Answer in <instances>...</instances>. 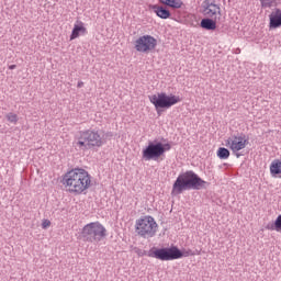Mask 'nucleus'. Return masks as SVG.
Masks as SVG:
<instances>
[{"instance_id": "f257e3e1", "label": "nucleus", "mask_w": 281, "mask_h": 281, "mask_svg": "<svg viewBox=\"0 0 281 281\" xmlns=\"http://www.w3.org/2000/svg\"><path fill=\"white\" fill-rule=\"evenodd\" d=\"M210 182L203 180L196 172L187 170L180 173L172 184L171 196H179L188 190H207Z\"/></svg>"}, {"instance_id": "f03ea898", "label": "nucleus", "mask_w": 281, "mask_h": 281, "mask_svg": "<svg viewBox=\"0 0 281 281\" xmlns=\"http://www.w3.org/2000/svg\"><path fill=\"white\" fill-rule=\"evenodd\" d=\"M63 183L68 188L70 194H82V192L91 188V175L83 168L77 167L64 175Z\"/></svg>"}, {"instance_id": "7ed1b4c3", "label": "nucleus", "mask_w": 281, "mask_h": 281, "mask_svg": "<svg viewBox=\"0 0 281 281\" xmlns=\"http://www.w3.org/2000/svg\"><path fill=\"white\" fill-rule=\"evenodd\" d=\"M76 144L80 150H95L106 144V138L102 137V130H86L79 133V140Z\"/></svg>"}, {"instance_id": "20e7f679", "label": "nucleus", "mask_w": 281, "mask_h": 281, "mask_svg": "<svg viewBox=\"0 0 281 281\" xmlns=\"http://www.w3.org/2000/svg\"><path fill=\"white\" fill-rule=\"evenodd\" d=\"M195 255L196 254L191 249L181 250L177 246L162 247V248L153 247L148 252L149 258H156V260H162V261L179 260L181 258H188V256H195Z\"/></svg>"}, {"instance_id": "39448f33", "label": "nucleus", "mask_w": 281, "mask_h": 281, "mask_svg": "<svg viewBox=\"0 0 281 281\" xmlns=\"http://www.w3.org/2000/svg\"><path fill=\"white\" fill-rule=\"evenodd\" d=\"M149 102L154 104L157 115H161L164 111H168V109H172L175 104H179L181 97L172 93L157 92L156 94L149 95Z\"/></svg>"}, {"instance_id": "423d86ee", "label": "nucleus", "mask_w": 281, "mask_h": 281, "mask_svg": "<svg viewBox=\"0 0 281 281\" xmlns=\"http://www.w3.org/2000/svg\"><path fill=\"white\" fill-rule=\"evenodd\" d=\"M80 238L83 243H100L106 238V228L100 222H91L83 226Z\"/></svg>"}, {"instance_id": "0eeeda50", "label": "nucleus", "mask_w": 281, "mask_h": 281, "mask_svg": "<svg viewBox=\"0 0 281 281\" xmlns=\"http://www.w3.org/2000/svg\"><path fill=\"white\" fill-rule=\"evenodd\" d=\"M157 227L159 225L155 221V217L145 215L136 220L135 232L142 238H153L157 234Z\"/></svg>"}, {"instance_id": "6e6552de", "label": "nucleus", "mask_w": 281, "mask_h": 281, "mask_svg": "<svg viewBox=\"0 0 281 281\" xmlns=\"http://www.w3.org/2000/svg\"><path fill=\"white\" fill-rule=\"evenodd\" d=\"M142 157L144 161H159V158L162 157L159 140H149L148 145L143 148Z\"/></svg>"}, {"instance_id": "1a4fd4ad", "label": "nucleus", "mask_w": 281, "mask_h": 281, "mask_svg": "<svg viewBox=\"0 0 281 281\" xmlns=\"http://www.w3.org/2000/svg\"><path fill=\"white\" fill-rule=\"evenodd\" d=\"M157 47V38L151 35H143L135 42L136 52H140L143 54H148V52H153Z\"/></svg>"}, {"instance_id": "9d476101", "label": "nucleus", "mask_w": 281, "mask_h": 281, "mask_svg": "<svg viewBox=\"0 0 281 281\" xmlns=\"http://www.w3.org/2000/svg\"><path fill=\"white\" fill-rule=\"evenodd\" d=\"M249 144V138L245 134H237L233 135V142L231 145V150L233 155L239 159V157H243V154H240V150L247 148V145Z\"/></svg>"}, {"instance_id": "9b49d317", "label": "nucleus", "mask_w": 281, "mask_h": 281, "mask_svg": "<svg viewBox=\"0 0 281 281\" xmlns=\"http://www.w3.org/2000/svg\"><path fill=\"white\" fill-rule=\"evenodd\" d=\"M202 8L204 16L212 18L216 16V14H218V16H222L221 7L216 4V0H204L202 2Z\"/></svg>"}, {"instance_id": "f8f14e48", "label": "nucleus", "mask_w": 281, "mask_h": 281, "mask_svg": "<svg viewBox=\"0 0 281 281\" xmlns=\"http://www.w3.org/2000/svg\"><path fill=\"white\" fill-rule=\"evenodd\" d=\"M149 10H153V12L156 13V16L158 19H170L172 16V12L168 9V7L159 5V4H149L148 5Z\"/></svg>"}, {"instance_id": "ddd939ff", "label": "nucleus", "mask_w": 281, "mask_h": 281, "mask_svg": "<svg viewBox=\"0 0 281 281\" xmlns=\"http://www.w3.org/2000/svg\"><path fill=\"white\" fill-rule=\"evenodd\" d=\"M221 21V16H214L212 18H203L200 22V27L202 30H206L207 32H214L217 27V23Z\"/></svg>"}, {"instance_id": "4468645a", "label": "nucleus", "mask_w": 281, "mask_h": 281, "mask_svg": "<svg viewBox=\"0 0 281 281\" xmlns=\"http://www.w3.org/2000/svg\"><path fill=\"white\" fill-rule=\"evenodd\" d=\"M278 27H281V9L276 8L269 14V30H278Z\"/></svg>"}, {"instance_id": "2eb2a0df", "label": "nucleus", "mask_w": 281, "mask_h": 281, "mask_svg": "<svg viewBox=\"0 0 281 281\" xmlns=\"http://www.w3.org/2000/svg\"><path fill=\"white\" fill-rule=\"evenodd\" d=\"M81 34H87V27H85V23L78 22L72 27L70 41H76Z\"/></svg>"}, {"instance_id": "dca6fc26", "label": "nucleus", "mask_w": 281, "mask_h": 281, "mask_svg": "<svg viewBox=\"0 0 281 281\" xmlns=\"http://www.w3.org/2000/svg\"><path fill=\"white\" fill-rule=\"evenodd\" d=\"M161 5L171 8V10H181L183 8L182 0H158Z\"/></svg>"}, {"instance_id": "f3484780", "label": "nucleus", "mask_w": 281, "mask_h": 281, "mask_svg": "<svg viewBox=\"0 0 281 281\" xmlns=\"http://www.w3.org/2000/svg\"><path fill=\"white\" fill-rule=\"evenodd\" d=\"M266 229L269 232H281V214L277 216L274 222H269L266 225Z\"/></svg>"}, {"instance_id": "a211bd4d", "label": "nucleus", "mask_w": 281, "mask_h": 281, "mask_svg": "<svg viewBox=\"0 0 281 281\" xmlns=\"http://www.w3.org/2000/svg\"><path fill=\"white\" fill-rule=\"evenodd\" d=\"M270 175L271 177H278L281 175V160L274 159L270 165Z\"/></svg>"}, {"instance_id": "6ab92c4d", "label": "nucleus", "mask_w": 281, "mask_h": 281, "mask_svg": "<svg viewBox=\"0 0 281 281\" xmlns=\"http://www.w3.org/2000/svg\"><path fill=\"white\" fill-rule=\"evenodd\" d=\"M229 149L225 147H220L216 151V156L218 157V159H229Z\"/></svg>"}, {"instance_id": "aec40b11", "label": "nucleus", "mask_w": 281, "mask_h": 281, "mask_svg": "<svg viewBox=\"0 0 281 281\" xmlns=\"http://www.w3.org/2000/svg\"><path fill=\"white\" fill-rule=\"evenodd\" d=\"M159 146L161 148L160 155L162 157H164V155H166V153H168V150H171V148H172V145H170V143L164 144V143L159 142Z\"/></svg>"}, {"instance_id": "412c9836", "label": "nucleus", "mask_w": 281, "mask_h": 281, "mask_svg": "<svg viewBox=\"0 0 281 281\" xmlns=\"http://www.w3.org/2000/svg\"><path fill=\"white\" fill-rule=\"evenodd\" d=\"M8 122H10L11 124H16L19 122V115L10 112L5 115Z\"/></svg>"}, {"instance_id": "4be33fe9", "label": "nucleus", "mask_w": 281, "mask_h": 281, "mask_svg": "<svg viewBox=\"0 0 281 281\" xmlns=\"http://www.w3.org/2000/svg\"><path fill=\"white\" fill-rule=\"evenodd\" d=\"M101 137H103V139H105V144H106V142H109V139L113 138V132H104L101 130Z\"/></svg>"}, {"instance_id": "5701e85b", "label": "nucleus", "mask_w": 281, "mask_h": 281, "mask_svg": "<svg viewBox=\"0 0 281 281\" xmlns=\"http://www.w3.org/2000/svg\"><path fill=\"white\" fill-rule=\"evenodd\" d=\"M232 142H234V135H232L231 137H228L226 140H225V146L226 148H229L232 150Z\"/></svg>"}, {"instance_id": "b1692460", "label": "nucleus", "mask_w": 281, "mask_h": 281, "mask_svg": "<svg viewBox=\"0 0 281 281\" xmlns=\"http://www.w3.org/2000/svg\"><path fill=\"white\" fill-rule=\"evenodd\" d=\"M261 8H271V2L269 0H259Z\"/></svg>"}, {"instance_id": "393cba45", "label": "nucleus", "mask_w": 281, "mask_h": 281, "mask_svg": "<svg viewBox=\"0 0 281 281\" xmlns=\"http://www.w3.org/2000/svg\"><path fill=\"white\" fill-rule=\"evenodd\" d=\"M52 225V222L49 220H43L42 222V228L47 229Z\"/></svg>"}, {"instance_id": "a878e982", "label": "nucleus", "mask_w": 281, "mask_h": 281, "mask_svg": "<svg viewBox=\"0 0 281 281\" xmlns=\"http://www.w3.org/2000/svg\"><path fill=\"white\" fill-rule=\"evenodd\" d=\"M270 1V4H271V8H276L278 5V0H269Z\"/></svg>"}, {"instance_id": "bb28decb", "label": "nucleus", "mask_w": 281, "mask_h": 281, "mask_svg": "<svg viewBox=\"0 0 281 281\" xmlns=\"http://www.w3.org/2000/svg\"><path fill=\"white\" fill-rule=\"evenodd\" d=\"M83 86H85V82H82V81H79L77 85L78 89L82 88Z\"/></svg>"}, {"instance_id": "cd10ccee", "label": "nucleus", "mask_w": 281, "mask_h": 281, "mask_svg": "<svg viewBox=\"0 0 281 281\" xmlns=\"http://www.w3.org/2000/svg\"><path fill=\"white\" fill-rule=\"evenodd\" d=\"M15 67H16V65H10V66H9V69L12 70V69H14Z\"/></svg>"}]
</instances>
